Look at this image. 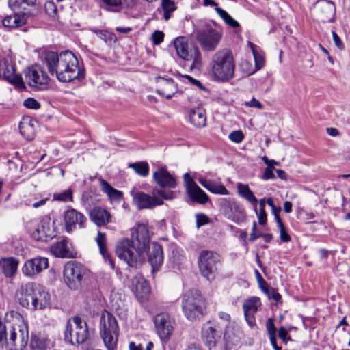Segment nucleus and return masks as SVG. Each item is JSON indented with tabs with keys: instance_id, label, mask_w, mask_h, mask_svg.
<instances>
[{
	"instance_id": "nucleus-46",
	"label": "nucleus",
	"mask_w": 350,
	"mask_h": 350,
	"mask_svg": "<svg viewBox=\"0 0 350 350\" xmlns=\"http://www.w3.org/2000/svg\"><path fill=\"white\" fill-rule=\"evenodd\" d=\"M193 62L191 66V70H199L202 66V55L198 47L193 48V54H192Z\"/></svg>"
},
{
	"instance_id": "nucleus-49",
	"label": "nucleus",
	"mask_w": 350,
	"mask_h": 350,
	"mask_svg": "<svg viewBox=\"0 0 350 350\" xmlns=\"http://www.w3.org/2000/svg\"><path fill=\"white\" fill-rule=\"evenodd\" d=\"M154 347V344L152 342H148L145 347L142 344L136 345L134 342H130L129 344V350H152Z\"/></svg>"
},
{
	"instance_id": "nucleus-18",
	"label": "nucleus",
	"mask_w": 350,
	"mask_h": 350,
	"mask_svg": "<svg viewBox=\"0 0 350 350\" xmlns=\"http://www.w3.org/2000/svg\"><path fill=\"white\" fill-rule=\"evenodd\" d=\"M317 20L321 23L334 21L336 8L334 3L329 0H319L315 3Z\"/></svg>"
},
{
	"instance_id": "nucleus-15",
	"label": "nucleus",
	"mask_w": 350,
	"mask_h": 350,
	"mask_svg": "<svg viewBox=\"0 0 350 350\" xmlns=\"http://www.w3.org/2000/svg\"><path fill=\"white\" fill-rule=\"evenodd\" d=\"M64 221L66 231L71 232L77 228H85L88 219L82 213L70 208L64 212Z\"/></svg>"
},
{
	"instance_id": "nucleus-59",
	"label": "nucleus",
	"mask_w": 350,
	"mask_h": 350,
	"mask_svg": "<svg viewBox=\"0 0 350 350\" xmlns=\"http://www.w3.org/2000/svg\"><path fill=\"white\" fill-rule=\"evenodd\" d=\"M183 179L186 191L188 190V189H189L190 187H193V185H197L196 183L193 180L190 174L187 172L184 174Z\"/></svg>"
},
{
	"instance_id": "nucleus-41",
	"label": "nucleus",
	"mask_w": 350,
	"mask_h": 350,
	"mask_svg": "<svg viewBox=\"0 0 350 350\" xmlns=\"http://www.w3.org/2000/svg\"><path fill=\"white\" fill-rule=\"evenodd\" d=\"M129 167L133 169L137 174L142 177H146L149 173V165L146 161L130 163Z\"/></svg>"
},
{
	"instance_id": "nucleus-14",
	"label": "nucleus",
	"mask_w": 350,
	"mask_h": 350,
	"mask_svg": "<svg viewBox=\"0 0 350 350\" xmlns=\"http://www.w3.org/2000/svg\"><path fill=\"white\" fill-rule=\"evenodd\" d=\"M49 260L46 257L36 256L27 260L21 267L23 275L29 278H34L43 270L49 267Z\"/></svg>"
},
{
	"instance_id": "nucleus-8",
	"label": "nucleus",
	"mask_w": 350,
	"mask_h": 350,
	"mask_svg": "<svg viewBox=\"0 0 350 350\" xmlns=\"http://www.w3.org/2000/svg\"><path fill=\"white\" fill-rule=\"evenodd\" d=\"M99 329L101 338L107 350H114L117 345L119 327L115 317L104 311L100 317Z\"/></svg>"
},
{
	"instance_id": "nucleus-44",
	"label": "nucleus",
	"mask_w": 350,
	"mask_h": 350,
	"mask_svg": "<svg viewBox=\"0 0 350 350\" xmlns=\"http://www.w3.org/2000/svg\"><path fill=\"white\" fill-rule=\"evenodd\" d=\"M53 200L63 202H72V191L70 189H68L59 193H55L53 195Z\"/></svg>"
},
{
	"instance_id": "nucleus-43",
	"label": "nucleus",
	"mask_w": 350,
	"mask_h": 350,
	"mask_svg": "<svg viewBox=\"0 0 350 350\" xmlns=\"http://www.w3.org/2000/svg\"><path fill=\"white\" fill-rule=\"evenodd\" d=\"M161 7L163 10V18L168 21L171 18V14L176 10V7L172 0H161Z\"/></svg>"
},
{
	"instance_id": "nucleus-20",
	"label": "nucleus",
	"mask_w": 350,
	"mask_h": 350,
	"mask_svg": "<svg viewBox=\"0 0 350 350\" xmlns=\"http://www.w3.org/2000/svg\"><path fill=\"white\" fill-rule=\"evenodd\" d=\"M30 86L40 87L48 84L49 77L40 66H31L25 72Z\"/></svg>"
},
{
	"instance_id": "nucleus-7",
	"label": "nucleus",
	"mask_w": 350,
	"mask_h": 350,
	"mask_svg": "<svg viewBox=\"0 0 350 350\" xmlns=\"http://www.w3.org/2000/svg\"><path fill=\"white\" fill-rule=\"evenodd\" d=\"M88 275V268L78 261L70 260L64 266V282L72 291L79 290Z\"/></svg>"
},
{
	"instance_id": "nucleus-57",
	"label": "nucleus",
	"mask_w": 350,
	"mask_h": 350,
	"mask_svg": "<svg viewBox=\"0 0 350 350\" xmlns=\"http://www.w3.org/2000/svg\"><path fill=\"white\" fill-rule=\"evenodd\" d=\"M254 211L257 215L259 224L262 226L265 225L267 223V213L265 210H259V213H258L257 209L255 207Z\"/></svg>"
},
{
	"instance_id": "nucleus-16",
	"label": "nucleus",
	"mask_w": 350,
	"mask_h": 350,
	"mask_svg": "<svg viewBox=\"0 0 350 350\" xmlns=\"http://www.w3.org/2000/svg\"><path fill=\"white\" fill-rule=\"evenodd\" d=\"M157 332L162 341L167 342L172 334L173 321L165 312L157 314L154 319Z\"/></svg>"
},
{
	"instance_id": "nucleus-62",
	"label": "nucleus",
	"mask_w": 350,
	"mask_h": 350,
	"mask_svg": "<svg viewBox=\"0 0 350 350\" xmlns=\"http://www.w3.org/2000/svg\"><path fill=\"white\" fill-rule=\"evenodd\" d=\"M245 105L248 107H254L259 109H261L263 107L262 103L254 98H252L250 101L245 102Z\"/></svg>"
},
{
	"instance_id": "nucleus-34",
	"label": "nucleus",
	"mask_w": 350,
	"mask_h": 350,
	"mask_svg": "<svg viewBox=\"0 0 350 350\" xmlns=\"http://www.w3.org/2000/svg\"><path fill=\"white\" fill-rule=\"evenodd\" d=\"M174 46L180 58L187 61L192 59V53L190 54L188 51V43L185 37L176 38L174 41Z\"/></svg>"
},
{
	"instance_id": "nucleus-28",
	"label": "nucleus",
	"mask_w": 350,
	"mask_h": 350,
	"mask_svg": "<svg viewBox=\"0 0 350 350\" xmlns=\"http://www.w3.org/2000/svg\"><path fill=\"white\" fill-rule=\"evenodd\" d=\"M50 295L44 288L39 284L37 285L35 291L34 299L31 304V308L33 310H42L50 304Z\"/></svg>"
},
{
	"instance_id": "nucleus-3",
	"label": "nucleus",
	"mask_w": 350,
	"mask_h": 350,
	"mask_svg": "<svg viewBox=\"0 0 350 350\" xmlns=\"http://www.w3.org/2000/svg\"><path fill=\"white\" fill-rule=\"evenodd\" d=\"M211 74L215 80L228 82L234 76L235 62L231 51L219 50L213 54L210 62Z\"/></svg>"
},
{
	"instance_id": "nucleus-35",
	"label": "nucleus",
	"mask_w": 350,
	"mask_h": 350,
	"mask_svg": "<svg viewBox=\"0 0 350 350\" xmlns=\"http://www.w3.org/2000/svg\"><path fill=\"white\" fill-rule=\"evenodd\" d=\"M35 121L28 118L23 119L19 123V131L21 134L27 140H32L35 136L36 129Z\"/></svg>"
},
{
	"instance_id": "nucleus-48",
	"label": "nucleus",
	"mask_w": 350,
	"mask_h": 350,
	"mask_svg": "<svg viewBox=\"0 0 350 350\" xmlns=\"http://www.w3.org/2000/svg\"><path fill=\"white\" fill-rule=\"evenodd\" d=\"M100 35V38L109 44L114 43L116 41V37L113 33L107 31H101Z\"/></svg>"
},
{
	"instance_id": "nucleus-63",
	"label": "nucleus",
	"mask_w": 350,
	"mask_h": 350,
	"mask_svg": "<svg viewBox=\"0 0 350 350\" xmlns=\"http://www.w3.org/2000/svg\"><path fill=\"white\" fill-rule=\"evenodd\" d=\"M256 222L254 221L253 222L252 228V232L250 234V240L251 241H254V240L257 239L258 238L261 237V233L256 232Z\"/></svg>"
},
{
	"instance_id": "nucleus-54",
	"label": "nucleus",
	"mask_w": 350,
	"mask_h": 350,
	"mask_svg": "<svg viewBox=\"0 0 350 350\" xmlns=\"http://www.w3.org/2000/svg\"><path fill=\"white\" fill-rule=\"evenodd\" d=\"M280 229V238L284 242L288 243L291 240L290 235L287 233L285 226L283 223L278 224Z\"/></svg>"
},
{
	"instance_id": "nucleus-51",
	"label": "nucleus",
	"mask_w": 350,
	"mask_h": 350,
	"mask_svg": "<svg viewBox=\"0 0 350 350\" xmlns=\"http://www.w3.org/2000/svg\"><path fill=\"white\" fill-rule=\"evenodd\" d=\"M23 105L30 109H38L40 108V103L33 98H28L23 102Z\"/></svg>"
},
{
	"instance_id": "nucleus-24",
	"label": "nucleus",
	"mask_w": 350,
	"mask_h": 350,
	"mask_svg": "<svg viewBox=\"0 0 350 350\" xmlns=\"http://www.w3.org/2000/svg\"><path fill=\"white\" fill-rule=\"evenodd\" d=\"M156 83L157 93L166 99H170L177 92V85L172 78L158 77Z\"/></svg>"
},
{
	"instance_id": "nucleus-50",
	"label": "nucleus",
	"mask_w": 350,
	"mask_h": 350,
	"mask_svg": "<svg viewBox=\"0 0 350 350\" xmlns=\"http://www.w3.org/2000/svg\"><path fill=\"white\" fill-rule=\"evenodd\" d=\"M228 138L234 143H240L243 140L244 135L241 130H237L231 132L228 135Z\"/></svg>"
},
{
	"instance_id": "nucleus-12",
	"label": "nucleus",
	"mask_w": 350,
	"mask_h": 350,
	"mask_svg": "<svg viewBox=\"0 0 350 350\" xmlns=\"http://www.w3.org/2000/svg\"><path fill=\"white\" fill-rule=\"evenodd\" d=\"M219 262L220 256L213 251L203 250L198 258L200 272L208 281L214 278L217 272V265Z\"/></svg>"
},
{
	"instance_id": "nucleus-6",
	"label": "nucleus",
	"mask_w": 350,
	"mask_h": 350,
	"mask_svg": "<svg viewBox=\"0 0 350 350\" xmlns=\"http://www.w3.org/2000/svg\"><path fill=\"white\" fill-rule=\"evenodd\" d=\"M10 331L9 338H6L5 323L0 319V348L5 346L7 350H23L27 345L29 340L27 327L16 328L8 327Z\"/></svg>"
},
{
	"instance_id": "nucleus-55",
	"label": "nucleus",
	"mask_w": 350,
	"mask_h": 350,
	"mask_svg": "<svg viewBox=\"0 0 350 350\" xmlns=\"http://www.w3.org/2000/svg\"><path fill=\"white\" fill-rule=\"evenodd\" d=\"M196 226L197 228H200L204 225H206L208 224L209 219L208 217L203 214V213H198L196 215Z\"/></svg>"
},
{
	"instance_id": "nucleus-32",
	"label": "nucleus",
	"mask_w": 350,
	"mask_h": 350,
	"mask_svg": "<svg viewBox=\"0 0 350 350\" xmlns=\"http://www.w3.org/2000/svg\"><path fill=\"white\" fill-rule=\"evenodd\" d=\"M134 284V291L136 297L142 301L148 299V297L150 293V287L142 276H136Z\"/></svg>"
},
{
	"instance_id": "nucleus-5",
	"label": "nucleus",
	"mask_w": 350,
	"mask_h": 350,
	"mask_svg": "<svg viewBox=\"0 0 350 350\" xmlns=\"http://www.w3.org/2000/svg\"><path fill=\"white\" fill-rule=\"evenodd\" d=\"M152 193L153 195L151 196L143 191H131L133 203L139 210L152 209L157 206L163 204V199L171 200L176 195V193L173 191L161 189H154Z\"/></svg>"
},
{
	"instance_id": "nucleus-23",
	"label": "nucleus",
	"mask_w": 350,
	"mask_h": 350,
	"mask_svg": "<svg viewBox=\"0 0 350 350\" xmlns=\"http://www.w3.org/2000/svg\"><path fill=\"white\" fill-rule=\"evenodd\" d=\"M152 178L161 189H174L177 185L175 177L165 167H159L154 171Z\"/></svg>"
},
{
	"instance_id": "nucleus-53",
	"label": "nucleus",
	"mask_w": 350,
	"mask_h": 350,
	"mask_svg": "<svg viewBox=\"0 0 350 350\" xmlns=\"http://www.w3.org/2000/svg\"><path fill=\"white\" fill-rule=\"evenodd\" d=\"M266 330L269 337L276 336V327L274 325V321L272 318H269L266 322Z\"/></svg>"
},
{
	"instance_id": "nucleus-31",
	"label": "nucleus",
	"mask_w": 350,
	"mask_h": 350,
	"mask_svg": "<svg viewBox=\"0 0 350 350\" xmlns=\"http://www.w3.org/2000/svg\"><path fill=\"white\" fill-rule=\"evenodd\" d=\"M101 191L105 193L111 202H120L123 199V192L113 188L107 181L98 178Z\"/></svg>"
},
{
	"instance_id": "nucleus-2",
	"label": "nucleus",
	"mask_w": 350,
	"mask_h": 350,
	"mask_svg": "<svg viewBox=\"0 0 350 350\" xmlns=\"http://www.w3.org/2000/svg\"><path fill=\"white\" fill-rule=\"evenodd\" d=\"M149 244L148 227L144 224H139L132 233V239H124L118 243L116 254L120 259L126 262L129 267H136L144 259V254Z\"/></svg>"
},
{
	"instance_id": "nucleus-36",
	"label": "nucleus",
	"mask_w": 350,
	"mask_h": 350,
	"mask_svg": "<svg viewBox=\"0 0 350 350\" xmlns=\"http://www.w3.org/2000/svg\"><path fill=\"white\" fill-rule=\"evenodd\" d=\"M96 242L99 247V252L103 256L105 261H108L110 267L114 269L115 264L113 260L110 258L109 252L107 250V238L106 234L100 231L98 232L97 237L96 238Z\"/></svg>"
},
{
	"instance_id": "nucleus-22",
	"label": "nucleus",
	"mask_w": 350,
	"mask_h": 350,
	"mask_svg": "<svg viewBox=\"0 0 350 350\" xmlns=\"http://www.w3.org/2000/svg\"><path fill=\"white\" fill-rule=\"evenodd\" d=\"M261 301L257 297H250L245 299L243 304V310L245 321L250 327L256 325V319L254 314L260 310Z\"/></svg>"
},
{
	"instance_id": "nucleus-11",
	"label": "nucleus",
	"mask_w": 350,
	"mask_h": 350,
	"mask_svg": "<svg viewBox=\"0 0 350 350\" xmlns=\"http://www.w3.org/2000/svg\"><path fill=\"white\" fill-rule=\"evenodd\" d=\"M196 37L203 50L213 51L219 45L222 33L214 29L211 24L206 23L196 31Z\"/></svg>"
},
{
	"instance_id": "nucleus-9",
	"label": "nucleus",
	"mask_w": 350,
	"mask_h": 350,
	"mask_svg": "<svg viewBox=\"0 0 350 350\" xmlns=\"http://www.w3.org/2000/svg\"><path fill=\"white\" fill-rule=\"evenodd\" d=\"M90 338L87 323L78 316L69 319L66 325L64 340L71 345L84 343Z\"/></svg>"
},
{
	"instance_id": "nucleus-10",
	"label": "nucleus",
	"mask_w": 350,
	"mask_h": 350,
	"mask_svg": "<svg viewBox=\"0 0 350 350\" xmlns=\"http://www.w3.org/2000/svg\"><path fill=\"white\" fill-rule=\"evenodd\" d=\"M182 309L186 318L190 321L204 315V300L198 290H189L183 296Z\"/></svg>"
},
{
	"instance_id": "nucleus-42",
	"label": "nucleus",
	"mask_w": 350,
	"mask_h": 350,
	"mask_svg": "<svg viewBox=\"0 0 350 350\" xmlns=\"http://www.w3.org/2000/svg\"><path fill=\"white\" fill-rule=\"evenodd\" d=\"M215 11L217 14L223 19V21L230 27L232 28L239 27V23L234 20L228 13L221 8L216 7Z\"/></svg>"
},
{
	"instance_id": "nucleus-21",
	"label": "nucleus",
	"mask_w": 350,
	"mask_h": 350,
	"mask_svg": "<svg viewBox=\"0 0 350 350\" xmlns=\"http://www.w3.org/2000/svg\"><path fill=\"white\" fill-rule=\"evenodd\" d=\"M38 284L30 282L22 284L16 292V296L19 304L23 307L28 308L32 304L34 299L35 291H36Z\"/></svg>"
},
{
	"instance_id": "nucleus-37",
	"label": "nucleus",
	"mask_w": 350,
	"mask_h": 350,
	"mask_svg": "<svg viewBox=\"0 0 350 350\" xmlns=\"http://www.w3.org/2000/svg\"><path fill=\"white\" fill-rule=\"evenodd\" d=\"M189 118L191 123L198 128L206 126V116L202 108L198 107L192 109L189 113Z\"/></svg>"
},
{
	"instance_id": "nucleus-61",
	"label": "nucleus",
	"mask_w": 350,
	"mask_h": 350,
	"mask_svg": "<svg viewBox=\"0 0 350 350\" xmlns=\"http://www.w3.org/2000/svg\"><path fill=\"white\" fill-rule=\"evenodd\" d=\"M332 34L336 46L340 50H343L345 46L338 35L335 31H332Z\"/></svg>"
},
{
	"instance_id": "nucleus-30",
	"label": "nucleus",
	"mask_w": 350,
	"mask_h": 350,
	"mask_svg": "<svg viewBox=\"0 0 350 350\" xmlns=\"http://www.w3.org/2000/svg\"><path fill=\"white\" fill-rule=\"evenodd\" d=\"M18 264L19 260L14 257H7L0 259V267L3 274L6 278H12L16 275Z\"/></svg>"
},
{
	"instance_id": "nucleus-4",
	"label": "nucleus",
	"mask_w": 350,
	"mask_h": 350,
	"mask_svg": "<svg viewBox=\"0 0 350 350\" xmlns=\"http://www.w3.org/2000/svg\"><path fill=\"white\" fill-rule=\"evenodd\" d=\"M36 0H8V5L12 11V14L4 17L2 21L3 26L17 28L25 25L29 16L33 14L29 7L36 5Z\"/></svg>"
},
{
	"instance_id": "nucleus-45",
	"label": "nucleus",
	"mask_w": 350,
	"mask_h": 350,
	"mask_svg": "<svg viewBox=\"0 0 350 350\" xmlns=\"http://www.w3.org/2000/svg\"><path fill=\"white\" fill-rule=\"evenodd\" d=\"M208 191L219 195H228L229 191L224 185L213 181L207 189Z\"/></svg>"
},
{
	"instance_id": "nucleus-29",
	"label": "nucleus",
	"mask_w": 350,
	"mask_h": 350,
	"mask_svg": "<svg viewBox=\"0 0 350 350\" xmlns=\"http://www.w3.org/2000/svg\"><path fill=\"white\" fill-rule=\"evenodd\" d=\"M51 252L57 258H72L75 257V252L70 249L68 241L62 239L53 243L51 247Z\"/></svg>"
},
{
	"instance_id": "nucleus-47",
	"label": "nucleus",
	"mask_w": 350,
	"mask_h": 350,
	"mask_svg": "<svg viewBox=\"0 0 350 350\" xmlns=\"http://www.w3.org/2000/svg\"><path fill=\"white\" fill-rule=\"evenodd\" d=\"M44 9L49 16L55 18L57 16V8L54 2L47 1L44 5Z\"/></svg>"
},
{
	"instance_id": "nucleus-56",
	"label": "nucleus",
	"mask_w": 350,
	"mask_h": 350,
	"mask_svg": "<svg viewBox=\"0 0 350 350\" xmlns=\"http://www.w3.org/2000/svg\"><path fill=\"white\" fill-rule=\"evenodd\" d=\"M164 38V33L161 31H155L152 34V42L154 44H159Z\"/></svg>"
},
{
	"instance_id": "nucleus-38",
	"label": "nucleus",
	"mask_w": 350,
	"mask_h": 350,
	"mask_svg": "<svg viewBox=\"0 0 350 350\" xmlns=\"http://www.w3.org/2000/svg\"><path fill=\"white\" fill-rule=\"evenodd\" d=\"M237 192L239 196L245 199L252 205L256 206L258 202V199L256 198L253 192L250 189L248 185L241 183H237Z\"/></svg>"
},
{
	"instance_id": "nucleus-39",
	"label": "nucleus",
	"mask_w": 350,
	"mask_h": 350,
	"mask_svg": "<svg viewBox=\"0 0 350 350\" xmlns=\"http://www.w3.org/2000/svg\"><path fill=\"white\" fill-rule=\"evenodd\" d=\"M49 340L41 335H32L30 340L31 350H46Z\"/></svg>"
},
{
	"instance_id": "nucleus-64",
	"label": "nucleus",
	"mask_w": 350,
	"mask_h": 350,
	"mask_svg": "<svg viewBox=\"0 0 350 350\" xmlns=\"http://www.w3.org/2000/svg\"><path fill=\"white\" fill-rule=\"evenodd\" d=\"M267 294L270 298L273 299L275 301H278L281 299L280 294L273 288H271L268 290Z\"/></svg>"
},
{
	"instance_id": "nucleus-60",
	"label": "nucleus",
	"mask_w": 350,
	"mask_h": 350,
	"mask_svg": "<svg viewBox=\"0 0 350 350\" xmlns=\"http://www.w3.org/2000/svg\"><path fill=\"white\" fill-rule=\"evenodd\" d=\"M274 167H267L265 169L263 175L262 176V178L263 180H269V179H275V175L273 174Z\"/></svg>"
},
{
	"instance_id": "nucleus-40",
	"label": "nucleus",
	"mask_w": 350,
	"mask_h": 350,
	"mask_svg": "<svg viewBox=\"0 0 350 350\" xmlns=\"http://www.w3.org/2000/svg\"><path fill=\"white\" fill-rule=\"evenodd\" d=\"M105 5L108 6L107 10L118 11V8L123 5L126 8L133 7L135 4L133 0H100Z\"/></svg>"
},
{
	"instance_id": "nucleus-1",
	"label": "nucleus",
	"mask_w": 350,
	"mask_h": 350,
	"mask_svg": "<svg viewBox=\"0 0 350 350\" xmlns=\"http://www.w3.org/2000/svg\"><path fill=\"white\" fill-rule=\"evenodd\" d=\"M41 58L49 72L60 82L68 83L85 77L84 69L79 67L77 57L70 51L60 53L44 51Z\"/></svg>"
},
{
	"instance_id": "nucleus-17",
	"label": "nucleus",
	"mask_w": 350,
	"mask_h": 350,
	"mask_svg": "<svg viewBox=\"0 0 350 350\" xmlns=\"http://www.w3.org/2000/svg\"><path fill=\"white\" fill-rule=\"evenodd\" d=\"M0 79H4L18 88L24 86L21 76L16 74L14 65L8 59L0 60Z\"/></svg>"
},
{
	"instance_id": "nucleus-58",
	"label": "nucleus",
	"mask_w": 350,
	"mask_h": 350,
	"mask_svg": "<svg viewBox=\"0 0 350 350\" xmlns=\"http://www.w3.org/2000/svg\"><path fill=\"white\" fill-rule=\"evenodd\" d=\"M278 337L282 340L284 343H287L291 340V337L287 330L284 327H280L278 330Z\"/></svg>"
},
{
	"instance_id": "nucleus-13",
	"label": "nucleus",
	"mask_w": 350,
	"mask_h": 350,
	"mask_svg": "<svg viewBox=\"0 0 350 350\" xmlns=\"http://www.w3.org/2000/svg\"><path fill=\"white\" fill-rule=\"evenodd\" d=\"M220 210L227 219L237 224L246 219L244 208L234 199H224L220 204Z\"/></svg>"
},
{
	"instance_id": "nucleus-26",
	"label": "nucleus",
	"mask_w": 350,
	"mask_h": 350,
	"mask_svg": "<svg viewBox=\"0 0 350 350\" xmlns=\"http://www.w3.org/2000/svg\"><path fill=\"white\" fill-rule=\"evenodd\" d=\"M201 335L203 342L209 350H211L215 347L217 340L221 336L220 334L217 333L215 325L210 321L203 325Z\"/></svg>"
},
{
	"instance_id": "nucleus-33",
	"label": "nucleus",
	"mask_w": 350,
	"mask_h": 350,
	"mask_svg": "<svg viewBox=\"0 0 350 350\" xmlns=\"http://www.w3.org/2000/svg\"><path fill=\"white\" fill-rule=\"evenodd\" d=\"M186 192L193 202L204 204L209 201L208 195L198 185H193Z\"/></svg>"
},
{
	"instance_id": "nucleus-27",
	"label": "nucleus",
	"mask_w": 350,
	"mask_h": 350,
	"mask_svg": "<svg viewBox=\"0 0 350 350\" xmlns=\"http://www.w3.org/2000/svg\"><path fill=\"white\" fill-rule=\"evenodd\" d=\"M90 218L97 226H105L112 222L111 213L100 206L94 207L90 212Z\"/></svg>"
},
{
	"instance_id": "nucleus-52",
	"label": "nucleus",
	"mask_w": 350,
	"mask_h": 350,
	"mask_svg": "<svg viewBox=\"0 0 350 350\" xmlns=\"http://www.w3.org/2000/svg\"><path fill=\"white\" fill-rule=\"evenodd\" d=\"M252 50L255 60L256 68L257 70H260L265 65V59L260 54H258L256 51H254L253 47L252 48Z\"/></svg>"
},
{
	"instance_id": "nucleus-25",
	"label": "nucleus",
	"mask_w": 350,
	"mask_h": 350,
	"mask_svg": "<svg viewBox=\"0 0 350 350\" xmlns=\"http://www.w3.org/2000/svg\"><path fill=\"white\" fill-rule=\"evenodd\" d=\"M163 251L161 245L152 243L148 252V262L152 267V272L157 271L163 262Z\"/></svg>"
},
{
	"instance_id": "nucleus-19",
	"label": "nucleus",
	"mask_w": 350,
	"mask_h": 350,
	"mask_svg": "<svg viewBox=\"0 0 350 350\" xmlns=\"http://www.w3.org/2000/svg\"><path fill=\"white\" fill-rule=\"evenodd\" d=\"M50 218L44 217L39 223L34 225V228L31 231V237L40 241H47L53 237V232L51 228Z\"/></svg>"
}]
</instances>
